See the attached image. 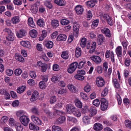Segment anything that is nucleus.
<instances>
[{"label": "nucleus", "mask_w": 131, "mask_h": 131, "mask_svg": "<svg viewBox=\"0 0 131 131\" xmlns=\"http://www.w3.org/2000/svg\"><path fill=\"white\" fill-rule=\"evenodd\" d=\"M67 111L69 114H72L73 115L77 117L81 116V113L80 110L75 107H66Z\"/></svg>", "instance_id": "nucleus-1"}, {"label": "nucleus", "mask_w": 131, "mask_h": 131, "mask_svg": "<svg viewBox=\"0 0 131 131\" xmlns=\"http://www.w3.org/2000/svg\"><path fill=\"white\" fill-rule=\"evenodd\" d=\"M78 64L77 62H74L71 64L67 70L68 72L70 73H72L76 70Z\"/></svg>", "instance_id": "nucleus-2"}, {"label": "nucleus", "mask_w": 131, "mask_h": 131, "mask_svg": "<svg viewBox=\"0 0 131 131\" xmlns=\"http://www.w3.org/2000/svg\"><path fill=\"white\" fill-rule=\"evenodd\" d=\"M19 119L21 123L25 126H27L30 121L28 116L25 115L19 117Z\"/></svg>", "instance_id": "nucleus-3"}, {"label": "nucleus", "mask_w": 131, "mask_h": 131, "mask_svg": "<svg viewBox=\"0 0 131 131\" xmlns=\"http://www.w3.org/2000/svg\"><path fill=\"white\" fill-rule=\"evenodd\" d=\"M96 83L97 86L99 87L103 86L105 83L104 79L101 77H99L96 78Z\"/></svg>", "instance_id": "nucleus-4"}, {"label": "nucleus", "mask_w": 131, "mask_h": 131, "mask_svg": "<svg viewBox=\"0 0 131 131\" xmlns=\"http://www.w3.org/2000/svg\"><path fill=\"white\" fill-rule=\"evenodd\" d=\"M90 59L96 64H100L102 61L101 58L97 56L93 55L90 57Z\"/></svg>", "instance_id": "nucleus-5"}, {"label": "nucleus", "mask_w": 131, "mask_h": 131, "mask_svg": "<svg viewBox=\"0 0 131 131\" xmlns=\"http://www.w3.org/2000/svg\"><path fill=\"white\" fill-rule=\"evenodd\" d=\"M102 32L107 37L110 38L111 36L110 30L107 28H104L101 29Z\"/></svg>", "instance_id": "nucleus-6"}, {"label": "nucleus", "mask_w": 131, "mask_h": 131, "mask_svg": "<svg viewBox=\"0 0 131 131\" xmlns=\"http://www.w3.org/2000/svg\"><path fill=\"white\" fill-rule=\"evenodd\" d=\"M76 13L78 15H80L84 11V9L82 6L78 5L76 6L75 8Z\"/></svg>", "instance_id": "nucleus-7"}, {"label": "nucleus", "mask_w": 131, "mask_h": 131, "mask_svg": "<svg viewBox=\"0 0 131 131\" xmlns=\"http://www.w3.org/2000/svg\"><path fill=\"white\" fill-rule=\"evenodd\" d=\"M31 118L32 121L36 124L38 125H41L42 122L38 117L33 115L31 116Z\"/></svg>", "instance_id": "nucleus-8"}, {"label": "nucleus", "mask_w": 131, "mask_h": 131, "mask_svg": "<svg viewBox=\"0 0 131 131\" xmlns=\"http://www.w3.org/2000/svg\"><path fill=\"white\" fill-rule=\"evenodd\" d=\"M97 2V0H90L86 2L85 3L87 7H93L95 6V4Z\"/></svg>", "instance_id": "nucleus-9"}, {"label": "nucleus", "mask_w": 131, "mask_h": 131, "mask_svg": "<svg viewBox=\"0 0 131 131\" xmlns=\"http://www.w3.org/2000/svg\"><path fill=\"white\" fill-rule=\"evenodd\" d=\"M0 93L2 95H4L6 99H9L10 97L9 93L4 89H2L0 90Z\"/></svg>", "instance_id": "nucleus-10"}, {"label": "nucleus", "mask_w": 131, "mask_h": 131, "mask_svg": "<svg viewBox=\"0 0 131 131\" xmlns=\"http://www.w3.org/2000/svg\"><path fill=\"white\" fill-rule=\"evenodd\" d=\"M26 33L25 31L23 29H21L18 31L16 34L17 37L19 38H21L26 36Z\"/></svg>", "instance_id": "nucleus-11"}, {"label": "nucleus", "mask_w": 131, "mask_h": 131, "mask_svg": "<svg viewBox=\"0 0 131 131\" xmlns=\"http://www.w3.org/2000/svg\"><path fill=\"white\" fill-rule=\"evenodd\" d=\"M122 48L121 46H118L116 48L115 51L118 57H120L122 56Z\"/></svg>", "instance_id": "nucleus-12"}, {"label": "nucleus", "mask_w": 131, "mask_h": 131, "mask_svg": "<svg viewBox=\"0 0 131 131\" xmlns=\"http://www.w3.org/2000/svg\"><path fill=\"white\" fill-rule=\"evenodd\" d=\"M67 87L69 90L71 92L73 93H76L77 92L76 87L72 84H69L68 86Z\"/></svg>", "instance_id": "nucleus-13"}, {"label": "nucleus", "mask_w": 131, "mask_h": 131, "mask_svg": "<svg viewBox=\"0 0 131 131\" xmlns=\"http://www.w3.org/2000/svg\"><path fill=\"white\" fill-rule=\"evenodd\" d=\"M21 45L23 47L30 49L31 48V45L30 42L28 41H22L20 42Z\"/></svg>", "instance_id": "nucleus-14"}, {"label": "nucleus", "mask_w": 131, "mask_h": 131, "mask_svg": "<svg viewBox=\"0 0 131 131\" xmlns=\"http://www.w3.org/2000/svg\"><path fill=\"white\" fill-rule=\"evenodd\" d=\"M38 92L36 91H34L30 99L31 101H34L38 99Z\"/></svg>", "instance_id": "nucleus-15"}, {"label": "nucleus", "mask_w": 131, "mask_h": 131, "mask_svg": "<svg viewBox=\"0 0 131 131\" xmlns=\"http://www.w3.org/2000/svg\"><path fill=\"white\" fill-rule=\"evenodd\" d=\"M103 128V126L102 124L99 123H96L94 124V129L97 131L101 130Z\"/></svg>", "instance_id": "nucleus-16"}, {"label": "nucleus", "mask_w": 131, "mask_h": 131, "mask_svg": "<svg viewBox=\"0 0 131 131\" xmlns=\"http://www.w3.org/2000/svg\"><path fill=\"white\" fill-rule=\"evenodd\" d=\"M29 34L31 37L34 38H36L38 35L37 31L34 29L31 30L29 32Z\"/></svg>", "instance_id": "nucleus-17"}, {"label": "nucleus", "mask_w": 131, "mask_h": 131, "mask_svg": "<svg viewBox=\"0 0 131 131\" xmlns=\"http://www.w3.org/2000/svg\"><path fill=\"white\" fill-rule=\"evenodd\" d=\"M15 58L17 60L21 62H24V59L18 53H16L15 54Z\"/></svg>", "instance_id": "nucleus-18"}, {"label": "nucleus", "mask_w": 131, "mask_h": 131, "mask_svg": "<svg viewBox=\"0 0 131 131\" xmlns=\"http://www.w3.org/2000/svg\"><path fill=\"white\" fill-rule=\"evenodd\" d=\"M104 38V37L103 35H99L98 36L97 39L98 44L101 45L103 43Z\"/></svg>", "instance_id": "nucleus-19"}, {"label": "nucleus", "mask_w": 131, "mask_h": 131, "mask_svg": "<svg viewBox=\"0 0 131 131\" xmlns=\"http://www.w3.org/2000/svg\"><path fill=\"white\" fill-rule=\"evenodd\" d=\"M67 39V36L64 34H61L59 35L57 38V39L58 41H63L66 40Z\"/></svg>", "instance_id": "nucleus-20"}, {"label": "nucleus", "mask_w": 131, "mask_h": 131, "mask_svg": "<svg viewBox=\"0 0 131 131\" xmlns=\"http://www.w3.org/2000/svg\"><path fill=\"white\" fill-rule=\"evenodd\" d=\"M89 111L90 113L91 114L90 115V117L95 115L97 112V110L95 108H93V107H91L89 109Z\"/></svg>", "instance_id": "nucleus-21"}, {"label": "nucleus", "mask_w": 131, "mask_h": 131, "mask_svg": "<svg viewBox=\"0 0 131 131\" xmlns=\"http://www.w3.org/2000/svg\"><path fill=\"white\" fill-rule=\"evenodd\" d=\"M29 125V129L30 130H38L39 129V127L35 125L33 123H30Z\"/></svg>", "instance_id": "nucleus-22"}, {"label": "nucleus", "mask_w": 131, "mask_h": 131, "mask_svg": "<svg viewBox=\"0 0 131 131\" xmlns=\"http://www.w3.org/2000/svg\"><path fill=\"white\" fill-rule=\"evenodd\" d=\"M101 106H108V102L104 98L101 99Z\"/></svg>", "instance_id": "nucleus-23"}, {"label": "nucleus", "mask_w": 131, "mask_h": 131, "mask_svg": "<svg viewBox=\"0 0 131 131\" xmlns=\"http://www.w3.org/2000/svg\"><path fill=\"white\" fill-rule=\"evenodd\" d=\"M51 24L52 26L54 28H56L59 25V22L56 19H53L51 20Z\"/></svg>", "instance_id": "nucleus-24"}, {"label": "nucleus", "mask_w": 131, "mask_h": 131, "mask_svg": "<svg viewBox=\"0 0 131 131\" xmlns=\"http://www.w3.org/2000/svg\"><path fill=\"white\" fill-rule=\"evenodd\" d=\"M15 126L17 131H22L23 130V126L20 123H16L15 125Z\"/></svg>", "instance_id": "nucleus-25"}, {"label": "nucleus", "mask_w": 131, "mask_h": 131, "mask_svg": "<svg viewBox=\"0 0 131 131\" xmlns=\"http://www.w3.org/2000/svg\"><path fill=\"white\" fill-rule=\"evenodd\" d=\"M12 21L13 24L18 23L20 21L19 17L18 16H15L12 19Z\"/></svg>", "instance_id": "nucleus-26"}, {"label": "nucleus", "mask_w": 131, "mask_h": 131, "mask_svg": "<svg viewBox=\"0 0 131 131\" xmlns=\"http://www.w3.org/2000/svg\"><path fill=\"white\" fill-rule=\"evenodd\" d=\"M14 34L13 33L7 36L6 37V39L8 41H12L14 40Z\"/></svg>", "instance_id": "nucleus-27"}, {"label": "nucleus", "mask_w": 131, "mask_h": 131, "mask_svg": "<svg viewBox=\"0 0 131 131\" xmlns=\"http://www.w3.org/2000/svg\"><path fill=\"white\" fill-rule=\"evenodd\" d=\"M69 52L64 51L62 52L61 54V57L65 59H67L69 57Z\"/></svg>", "instance_id": "nucleus-28"}, {"label": "nucleus", "mask_w": 131, "mask_h": 131, "mask_svg": "<svg viewBox=\"0 0 131 131\" xmlns=\"http://www.w3.org/2000/svg\"><path fill=\"white\" fill-rule=\"evenodd\" d=\"M47 32L45 30H43L42 31L41 36L39 39V41H42L43 40L47 35Z\"/></svg>", "instance_id": "nucleus-29"}, {"label": "nucleus", "mask_w": 131, "mask_h": 131, "mask_svg": "<svg viewBox=\"0 0 131 131\" xmlns=\"http://www.w3.org/2000/svg\"><path fill=\"white\" fill-rule=\"evenodd\" d=\"M53 42L51 41H48L45 43V45L47 48L50 49L52 48L53 46Z\"/></svg>", "instance_id": "nucleus-30"}, {"label": "nucleus", "mask_w": 131, "mask_h": 131, "mask_svg": "<svg viewBox=\"0 0 131 131\" xmlns=\"http://www.w3.org/2000/svg\"><path fill=\"white\" fill-rule=\"evenodd\" d=\"M28 21V24L29 26L33 28H34L35 27V25L33 21L32 18L31 17L29 18Z\"/></svg>", "instance_id": "nucleus-31"}, {"label": "nucleus", "mask_w": 131, "mask_h": 131, "mask_svg": "<svg viewBox=\"0 0 131 131\" xmlns=\"http://www.w3.org/2000/svg\"><path fill=\"white\" fill-rule=\"evenodd\" d=\"M81 54V49L79 47L76 48L75 51V56L77 58L79 57Z\"/></svg>", "instance_id": "nucleus-32"}, {"label": "nucleus", "mask_w": 131, "mask_h": 131, "mask_svg": "<svg viewBox=\"0 0 131 131\" xmlns=\"http://www.w3.org/2000/svg\"><path fill=\"white\" fill-rule=\"evenodd\" d=\"M96 46V42L94 41L92 42L91 45V50L90 52V53H92L94 51Z\"/></svg>", "instance_id": "nucleus-33"}, {"label": "nucleus", "mask_w": 131, "mask_h": 131, "mask_svg": "<svg viewBox=\"0 0 131 131\" xmlns=\"http://www.w3.org/2000/svg\"><path fill=\"white\" fill-rule=\"evenodd\" d=\"M54 2L59 6H63L65 5V3L64 1L62 0H55Z\"/></svg>", "instance_id": "nucleus-34"}, {"label": "nucleus", "mask_w": 131, "mask_h": 131, "mask_svg": "<svg viewBox=\"0 0 131 131\" xmlns=\"http://www.w3.org/2000/svg\"><path fill=\"white\" fill-rule=\"evenodd\" d=\"M79 108H81V113L83 114H85L89 112V109L88 108V107H78Z\"/></svg>", "instance_id": "nucleus-35"}, {"label": "nucleus", "mask_w": 131, "mask_h": 131, "mask_svg": "<svg viewBox=\"0 0 131 131\" xmlns=\"http://www.w3.org/2000/svg\"><path fill=\"white\" fill-rule=\"evenodd\" d=\"M73 30L74 31V34L75 35L76 37H77L78 36V34L79 33V29L78 27L74 25L73 27Z\"/></svg>", "instance_id": "nucleus-36"}, {"label": "nucleus", "mask_w": 131, "mask_h": 131, "mask_svg": "<svg viewBox=\"0 0 131 131\" xmlns=\"http://www.w3.org/2000/svg\"><path fill=\"white\" fill-rule=\"evenodd\" d=\"M66 118L64 116L60 117L57 119L58 123L59 124L63 123L65 121Z\"/></svg>", "instance_id": "nucleus-37"}, {"label": "nucleus", "mask_w": 131, "mask_h": 131, "mask_svg": "<svg viewBox=\"0 0 131 131\" xmlns=\"http://www.w3.org/2000/svg\"><path fill=\"white\" fill-rule=\"evenodd\" d=\"M44 5L49 8L51 9L52 7V5L50 2L48 0H46L44 2Z\"/></svg>", "instance_id": "nucleus-38"}, {"label": "nucleus", "mask_w": 131, "mask_h": 131, "mask_svg": "<svg viewBox=\"0 0 131 131\" xmlns=\"http://www.w3.org/2000/svg\"><path fill=\"white\" fill-rule=\"evenodd\" d=\"M37 24L40 27H43L45 25V24L43 20L39 19L37 20Z\"/></svg>", "instance_id": "nucleus-39"}, {"label": "nucleus", "mask_w": 131, "mask_h": 131, "mask_svg": "<svg viewBox=\"0 0 131 131\" xmlns=\"http://www.w3.org/2000/svg\"><path fill=\"white\" fill-rule=\"evenodd\" d=\"M31 112L33 114L37 115H39V111L36 107H33L31 110Z\"/></svg>", "instance_id": "nucleus-40"}, {"label": "nucleus", "mask_w": 131, "mask_h": 131, "mask_svg": "<svg viewBox=\"0 0 131 131\" xmlns=\"http://www.w3.org/2000/svg\"><path fill=\"white\" fill-rule=\"evenodd\" d=\"M22 71L21 69L20 68L16 69L14 71V73L16 76H19L21 74Z\"/></svg>", "instance_id": "nucleus-41"}, {"label": "nucleus", "mask_w": 131, "mask_h": 131, "mask_svg": "<svg viewBox=\"0 0 131 131\" xmlns=\"http://www.w3.org/2000/svg\"><path fill=\"white\" fill-rule=\"evenodd\" d=\"M90 118L88 116H85L83 118V122L86 124L90 123Z\"/></svg>", "instance_id": "nucleus-42"}, {"label": "nucleus", "mask_w": 131, "mask_h": 131, "mask_svg": "<svg viewBox=\"0 0 131 131\" xmlns=\"http://www.w3.org/2000/svg\"><path fill=\"white\" fill-rule=\"evenodd\" d=\"M70 22L69 20L66 19H63L60 21V23L63 25H66L68 24Z\"/></svg>", "instance_id": "nucleus-43"}, {"label": "nucleus", "mask_w": 131, "mask_h": 131, "mask_svg": "<svg viewBox=\"0 0 131 131\" xmlns=\"http://www.w3.org/2000/svg\"><path fill=\"white\" fill-rule=\"evenodd\" d=\"M86 39L85 38H83L81 40L80 45L82 48H84L86 46Z\"/></svg>", "instance_id": "nucleus-44"}, {"label": "nucleus", "mask_w": 131, "mask_h": 131, "mask_svg": "<svg viewBox=\"0 0 131 131\" xmlns=\"http://www.w3.org/2000/svg\"><path fill=\"white\" fill-rule=\"evenodd\" d=\"M3 31L5 34H7L8 35L13 33L10 29L6 28L3 29Z\"/></svg>", "instance_id": "nucleus-45"}, {"label": "nucleus", "mask_w": 131, "mask_h": 131, "mask_svg": "<svg viewBox=\"0 0 131 131\" xmlns=\"http://www.w3.org/2000/svg\"><path fill=\"white\" fill-rule=\"evenodd\" d=\"M25 88V86H23L20 87L17 89V92L19 93H22L24 91Z\"/></svg>", "instance_id": "nucleus-46"}, {"label": "nucleus", "mask_w": 131, "mask_h": 131, "mask_svg": "<svg viewBox=\"0 0 131 131\" xmlns=\"http://www.w3.org/2000/svg\"><path fill=\"white\" fill-rule=\"evenodd\" d=\"M39 86L40 88L42 89H45L46 87L45 82L43 81H41L40 82Z\"/></svg>", "instance_id": "nucleus-47"}, {"label": "nucleus", "mask_w": 131, "mask_h": 131, "mask_svg": "<svg viewBox=\"0 0 131 131\" xmlns=\"http://www.w3.org/2000/svg\"><path fill=\"white\" fill-rule=\"evenodd\" d=\"M131 62V60L130 58H127L125 59L124 62L125 66L127 67L129 66Z\"/></svg>", "instance_id": "nucleus-48"}, {"label": "nucleus", "mask_w": 131, "mask_h": 131, "mask_svg": "<svg viewBox=\"0 0 131 131\" xmlns=\"http://www.w3.org/2000/svg\"><path fill=\"white\" fill-rule=\"evenodd\" d=\"M74 77L75 79L79 80L82 81L84 79V77L83 76L78 74L75 75Z\"/></svg>", "instance_id": "nucleus-49"}, {"label": "nucleus", "mask_w": 131, "mask_h": 131, "mask_svg": "<svg viewBox=\"0 0 131 131\" xmlns=\"http://www.w3.org/2000/svg\"><path fill=\"white\" fill-rule=\"evenodd\" d=\"M125 123L127 127L131 129V121L129 120H126L125 121Z\"/></svg>", "instance_id": "nucleus-50"}, {"label": "nucleus", "mask_w": 131, "mask_h": 131, "mask_svg": "<svg viewBox=\"0 0 131 131\" xmlns=\"http://www.w3.org/2000/svg\"><path fill=\"white\" fill-rule=\"evenodd\" d=\"M52 131H63L61 128L58 126H52Z\"/></svg>", "instance_id": "nucleus-51"}, {"label": "nucleus", "mask_w": 131, "mask_h": 131, "mask_svg": "<svg viewBox=\"0 0 131 131\" xmlns=\"http://www.w3.org/2000/svg\"><path fill=\"white\" fill-rule=\"evenodd\" d=\"M99 22V20L98 19H96L94 20L92 23V24L91 25L92 27L93 28H94L95 27L97 26L98 25Z\"/></svg>", "instance_id": "nucleus-52"}, {"label": "nucleus", "mask_w": 131, "mask_h": 131, "mask_svg": "<svg viewBox=\"0 0 131 131\" xmlns=\"http://www.w3.org/2000/svg\"><path fill=\"white\" fill-rule=\"evenodd\" d=\"M108 92V89L105 88L102 92L101 95L102 97H104L106 96Z\"/></svg>", "instance_id": "nucleus-53"}, {"label": "nucleus", "mask_w": 131, "mask_h": 131, "mask_svg": "<svg viewBox=\"0 0 131 131\" xmlns=\"http://www.w3.org/2000/svg\"><path fill=\"white\" fill-rule=\"evenodd\" d=\"M122 44L123 46V48L127 49L128 42L127 40H125L122 41Z\"/></svg>", "instance_id": "nucleus-54"}, {"label": "nucleus", "mask_w": 131, "mask_h": 131, "mask_svg": "<svg viewBox=\"0 0 131 131\" xmlns=\"http://www.w3.org/2000/svg\"><path fill=\"white\" fill-rule=\"evenodd\" d=\"M67 92L66 89L61 88L58 91V93L60 94H62L64 93H66Z\"/></svg>", "instance_id": "nucleus-55"}, {"label": "nucleus", "mask_w": 131, "mask_h": 131, "mask_svg": "<svg viewBox=\"0 0 131 131\" xmlns=\"http://www.w3.org/2000/svg\"><path fill=\"white\" fill-rule=\"evenodd\" d=\"M16 115L18 117H20L21 116L24 115H25V113H24L23 111H17L16 113Z\"/></svg>", "instance_id": "nucleus-56"}, {"label": "nucleus", "mask_w": 131, "mask_h": 131, "mask_svg": "<svg viewBox=\"0 0 131 131\" xmlns=\"http://www.w3.org/2000/svg\"><path fill=\"white\" fill-rule=\"evenodd\" d=\"M29 75L32 79H35L36 77V72L34 71H31L29 72Z\"/></svg>", "instance_id": "nucleus-57"}, {"label": "nucleus", "mask_w": 131, "mask_h": 131, "mask_svg": "<svg viewBox=\"0 0 131 131\" xmlns=\"http://www.w3.org/2000/svg\"><path fill=\"white\" fill-rule=\"evenodd\" d=\"M57 99L56 98L55 96H52L51 97L50 102L51 104H53L56 102Z\"/></svg>", "instance_id": "nucleus-58"}, {"label": "nucleus", "mask_w": 131, "mask_h": 131, "mask_svg": "<svg viewBox=\"0 0 131 131\" xmlns=\"http://www.w3.org/2000/svg\"><path fill=\"white\" fill-rule=\"evenodd\" d=\"M13 3L15 5H20L22 4V2L19 0H14Z\"/></svg>", "instance_id": "nucleus-59"}, {"label": "nucleus", "mask_w": 131, "mask_h": 131, "mask_svg": "<svg viewBox=\"0 0 131 131\" xmlns=\"http://www.w3.org/2000/svg\"><path fill=\"white\" fill-rule=\"evenodd\" d=\"M59 79V76L57 75L52 77L51 79V80L52 82H55L58 81Z\"/></svg>", "instance_id": "nucleus-60"}, {"label": "nucleus", "mask_w": 131, "mask_h": 131, "mask_svg": "<svg viewBox=\"0 0 131 131\" xmlns=\"http://www.w3.org/2000/svg\"><path fill=\"white\" fill-rule=\"evenodd\" d=\"M75 104L77 106H82V102L78 100L75 101Z\"/></svg>", "instance_id": "nucleus-61"}, {"label": "nucleus", "mask_w": 131, "mask_h": 131, "mask_svg": "<svg viewBox=\"0 0 131 131\" xmlns=\"http://www.w3.org/2000/svg\"><path fill=\"white\" fill-rule=\"evenodd\" d=\"M91 12L90 10H89L88 12V13L86 16V17L88 20H90L92 17V15Z\"/></svg>", "instance_id": "nucleus-62"}, {"label": "nucleus", "mask_w": 131, "mask_h": 131, "mask_svg": "<svg viewBox=\"0 0 131 131\" xmlns=\"http://www.w3.org/2000/svg\"><path fill=\"white\" fill-rule=\"evenodd\" d=\"M80 95L81 97L83 99L85 100H87L88 99V97L85 93L82 92L80 93Z\"/></svg>", "instance_id": "nucleus-63"}, {"label": "nucleus", "mask_w": 131, "mask_h": 131, "mask_svg": "<svg viewBox=\"0 0 131 131\" xmlns=\"http://www.w3.org/2000/svg\"><path fill=\"white\" fill-rule=\"evenodd\" d=\"M8 120V117L6 116H3L1 119V122L2 123H5Z\"/></svg>", "instance_id": "nucleus-64"}]
</instances>
